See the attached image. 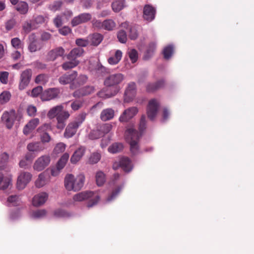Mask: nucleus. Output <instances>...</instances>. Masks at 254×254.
Masks as SVG:
<instances>
[{
  "label": "nucleus",
  "mask_w": 254,
  "mask_h": 254,
  "mask_svg": "<svg viewBox=\"0 0 254 254\" xmlns=\"http://www.w3.org/2000/svg\"><path fill=\"white\" fill-rule=\"evenodd\" d=\"M124 79V76L121 73L110 75L104 80V84L107 87H113V91L109 92L108 89H103L98 93V95L102 98H110L116 95L120 91L118 85Z\"/></svg>",
  "instance_id": "f257e3e1"
},
{
  "label": "nucleus",
  "mask_w": 254,
  "mask_h": 254,
  "mask_svg": "<svg viewBox=\"0 0 254 254\" xmlns=\"http://www.w3.org/2000/svg\"><path fill=\"white\" fill-rule=\"evenodd\" d=\"M141 133H139L132 127L127 129L125 136L126 141L130 145V150L133 155L137 154L139 152L138 141Z\"/></svg>",
  "instance_id": "f03ea898"
},
{
  "label": "nucleus",
  "mask_w": 254,
  "mask_h": 254,
  "mask_svg": "<svg viewBox=\"0 0 254 254\" xmlns=\"http://www.w3.org/2000/svg\"><path fill=\"white\" fill-rule=\"evenodd\" d=\"M73 199L74 201H81L88 200L87 206L88 208L91 207L96 205L99 201V196L96 193L91 191H86L78 193L73 196Z\"/></svg>",
  "instance_id": "7ed1b4c3"
},
{
  "label": "nucleus",
  "mask_w": 254,
  "mask_h": 254,
  "mask_svg": "<svg viewBox=\"0 0 254 254\" xmlns=\"http://www.w3.org/2000/svg\"><path fill=\"white\" fill-rule=\"evenodd\" d=\"M85 114H80L76 118L75 120L70 122L65 128L64 132V137L70 138L73 136L76 133L79 127L85 120Z\"/></svg>",
  "instance_id": "20e7f679"
},
{
  "label": "nucleus",
  "mask_w": 254,
  "mask_h": 254,
  "mask_svg": "<svg viewBox=\"0 0 254 254\" xmlns=\"http://www.w3.org/2000/svg\"><path fill=\"white\" fill-rule=\"evenodd\" d=\"M33 71L30 68H27L21 72L19 77L18 89H25L30 84L32 77Z\"/></svg>",
  "instance_id": "39448f33"
},
{
  "label": "nucleus",
  "mask_w": 254,
  "mask_h": 254,
  "mask_svg": "<svg viewBox=\"0 0 254 254\" xmlns=\"http://www.w3.org/2000/svg\"><path fill=\"white\" fill-rule=\"evenodd\" d=\"M50 162L51 158L49 155H42L35 161L33 168L36 171H41L49 165Z\"/></svg>",
  "instance_id": "423d86ee"
},
{
  "label": "nucleus",
  "mask_w": 254,
  "mask_h": 254,
  "mask_svg": "<svg viewBox=\"0 0 254 254\" xmlns=\"http://www.w3.org/2000/svg\"><path fill=\"white\" fill-rule=\"evenodd\" d=\"M159 107V104L156 99H152L149 101L146 113L148 118L150 120H153L156 117Z\"/></svg>",
  "instance_id": "0eeeda50"
},
{
  "label": "nucleus",
  "mask_w": 254,
  "mask_h": 254,
  "mask_svg": "<svg viewBox=\"0 0 254 254\" xmlns=\"http://www.w3.org/2000/svg\"><path fill=\"white\" fill-rule=\"evenodd\" d=\"M32 175L26 172H21L18 177L17 181V188L18 190H23L30 181Z\"/></svg>",
  "instance_id": "6e6552de"
},
{
  "label": "nucleus",
  "mask_w": 254,
  "mask_h": 254,
  "mask_svg": "<svg viewBox=\"0 0 254 254\" xmlns=\"http://www.w3.org/2000/svg\"><path fill=\"white\" fill-rule=\"evenodd\" d=\"M92 18L91 14L89 13H83L75 16L71 21V25L72 27L76 26L79 24L86 23Z\"/></svg>",
  "instance_id": "1a4fd4ad"
},
{
  "label": "nucleus",
  "mask_w": 254,
  "mask_h": 254,
  "mask_svg": "<svg viewBox=\"0 0 254 254\" xmlns=\"http://www.w3.org/2000/svg\"><path fill=\"white\" fill-rule=\"evenodd\" d=\"M138 111V109L135 107L128 108L122 114L119 118V121L121 122H127L132 119Z\"/></svg>",
  "instance_id": "9d476101"
},
{
  "label": "nucleus",
  "mask_w": 254,
  "mask_h": 254,
  "mask_svg": "<svg viewBox=\"0 0 254 254\" xmlns=\"http://www.w3.org/2000/svg\"><path fill=\"white\" fill-rule=\"evenodd\" d=\"M156 9L152 5L146 4L143 8V18L148 22L152 21L155 17Z\"/></svg>",
  "instance_id": "9b49d317"
},
{
  "label": "nucleus",
  "mask_w": 254,
  "mask_h": 254,
  "mask_svg": "<svg viewBox=\"0 0 254 254\" xmlns=\"http://www.w3.org/2000/svg\"><path fill=\"white\" fill-rule=\"evenodd\" d=\"M77 71H72L70 72L66 73L61 76L58 79L60 84L66 85L67 84H72L73 80L76 77Z\"/></svg>",
  "instance_id": "f8f14e48"
},
{
  "label": "nucleus",
  "mask_w": 254,
  "mask_h": 254,
  "mask_svg": "<svg viewBox=\"0 0 254 254\" xmlns=\"http://www.w3.org/2000/svg\"><path fill=\"white\" fill-rule=\"evenodd\" d=\"M15 116L13 112H4L1 116V121L6 127L10 129L13 127Z\"/></svg>",
  "instance_id": "ddd939ff"
},
{
  "label": "nucleus",
  "mask_w": 254,
  "mask_h": 254,
  "mask_svg": "<svg viewBox=\"0 0 254 254\" xmlns=\"http://www.w3.org/2000/svg\"><path fill=\"white\" fill-rule=\"evenodd\" d=\"M136 93V85L134 82L128 84L124 95V100L126 102H130L135 97Z\"/></svg>",
  "instance_id": "4468645a"
},
{
  "label": "nucleus",
  "mask_w": 254,
  "mask_h": 254,
  "mask_svg": "<svg viewBox=\"0 0 254 254\" xmlns=\"http://www.w3.org/2000/svg\"><path fill=\"white\" fill-rule=\"evenodd\" d=\"M59 93L60 89L59 88H50L42 93L41 98L43 101H49L56 98Z\"/></svg>",
  "instance_id": "2eb2a0df"
},
{
  "label": "nucleus",
  "mask_w": 254,
  "mask_h": 254,
  "mask_svg": "<svg viewBox=\"0 0 254 254\" xmlns=\"http://www.w3.org/2000/svg\"><path fill=\"white\" fill-rule=\"evenodd\" d=\"M64 49L61 47H57L50 51L47 54V59L49 61H54L59 57H62L64 54Z\"/></svg>",
  "instance_id": "dca6fc26"
},
{
  "label": "nucleus",
  "mask_w": 254,
  "mask_h": 254,
  "mask_svg": "<svg viewBox=\"0 0 254 254\" xmlns=\"http://www.w3.org/2000/svg\"><path fill=\"white\" fill-rule=\"evenodd\" d=\"M69 114L67 111L61 112L57 117V127L59 129H62L65 126V122L69 117Z\"/></svg>",
  "instance_id": "f3484780"
},
{
  "label": "nucleus",
  "mask_w": 254,
  "mask_h": 254,
  "mask_svg": "<svg viewBox=\"0 0 254 254\" xmlns=\"http://www.w3.org/2000/svg\"><path fill=\"white\" fill-rule=\"evenodd\" d=\"M94 88L93 86H87L75 91L73 96L76 98H80L82 96L89 95L94 92Z\"/></svg>",
  "instance_id": "a211bd4d"
},
{
  "label": "nucleus",
  "mask_w": 254,
  "mask_h": 254,
  "mask_svg": "<svg viewBox=\"0 0 254 254\" xmlns=\"http://www.w3.org/2000/svg\"><path fill=\"white\" fill-rule=\"evenodd\" d=\"M165 81L163 79H160L154 83H149L146 86V89L148 92H154L165 85Z\"/></svg>",
  "instance_id": "6ab92c4d"
},
{
  "label": "nucleus",
  "mask_w": 254,
  "mask_h": 254,
  "mask_svg": "<svg viewBox=\"0 0 254 254\" xmlns=\"http://www.w3.org/2000/svg\"><path fill=\"white\" fill-rule=\"evenodd\" d=\"M84 50L80 47L73 48L66 56L68 60L78 61L77 59L83 56Z\"/></svg>",
  "instance_id": "aec40b11"
},
{
  "label": "nucleus",
  "mask_w": 254,
  "mask_h": 254,
  "mask_svg": "<svg viewBox=\"0 0 254 254\" xmlns=\"http://www.w3.org/2000/svg\"><path fill=\"white\" fill-rule=\"evenodd\" d=\"M119 165L126 172H129L132 169V164L131 160L127 157L120 158Z\"/></svg>",
  "instance_id": "412c9836"
},
{
  "label": "nucleus",
  "mask_w": 254,
  "mask_h": 254,
  "mask_svg": "<svg viewBox=\"0 0 254 254\" xmlns=\"http://www.w3.org/2000/svg\"><path fill=\"white\" fill-rule=\"evenodd\" d=\"M48 197V195L46 192H41L35 195L32 200L33 205L39 206L43 204L46 201Z\"/></svg>",
  "instance_id": "4be33fe9"
},
{
  "label": "nucleus",
  "mask_w": 254,
  "mask_h": 254,
  "mask_svg": "<svg viewBox=\"0 0 254 254\" xmlns=\"http://www.w3.org/2000/svg\"><path fill=\"white\" fill-rule=\"evenodd\" d=\"M39 123V120L38 118H34L30 120L24 127L23 132L24 134L27 135L31 132L38 126Z\"/></svg>",
  "instance_id": "5701e85b"
},
{
  "label": "nucleus",
  "mask_w": 254,
  "mask_h": 254,
  "mask_svg": "<svg viewBox=\"0 0 254 254\" xmlns=\"http://www.w3.org/2000/svg\"><path fill=\"white\" fill-rule=\"evenodd\" d=\"M87 80V77L86 75L84 74H80L78 76V73L77 72L76 77L73 80L72 84L70 85V87L71 89H74L78 86L85 84Z\"/></svg>",
  "instance_id": "b1692460"
},
{
  "label": "nucleus",
  "mask_w": 254,
  "mask_h": 254,
  "mask_svg": "<svg viewBox=\"0 0 254 254\" xmlns=\"http://www.w3.org/2000/svg\"><path fill=\"white\" fill-rule=\"evenodd\" d=\"M29 44L28 50L31 53L35 52L40 49L41 47L38 40L35 39L34 35H30L29 37Z\"/></svg>",
  "instance_id": "393cba45"
},
{
  "label": "nucleus",
  "mask_w": 254,
  "mask_h": 254,
  "mask_svg": "<svg viewBox=\"0 0 254 254\" xmlns=\"http://www.w3.org/2000/svg\"><path fill=\"white\" fill-rule=\"evenodd\" d=\"M85 153V149L80 147L74 151L70 158V162L72 164H76L82 157Z\"/></svg>",
  "instance_id": "a878e982"
},
{
  "label": "nucleus",
  "mask_w": 254,
  "mask_h": 254,
  "mask_svg": "<svg viewBox=\"0 0 254 254\" xmlns=\"http://www.w3.org/2000/svg\"><path fill=\"white\" fill-rule=\"evenodd\" d=\"M27 148L30 152H40L45 148L43 143L40 142L30 143L27 145Z\"/></svg>",
  "instance_id": "bb28decb"
},
{
  "label": "nucleus",
  "mask_w": 254,
  "mask_h": 254,
  "mask_svg": "<svg viewBox=\"0 0 254 254\" xmlns=\"http://www.w3.org/2000/svg\"><path fill=\"white\" fill-rule=\"evenodd\" d=\"M122 28L125 29H129V37L131 40H135L138 36V33L136 29L134 27H130L127 22H125L121 24Z\"/></svg>",
  "instance_id": "cd10ccee"
},
{
  "label": "nucleus",
  "mask_w": 254,
  "mask_h": 254,
  "mask_svg": "<svg viewBox=\"0 0 254 254\" xmlns=\"http://www.w3.org/2000/svg\"><path fill=\"white\" fill-rule=\"evenodd\" d=\"M114 115V110L111 108H108L102 111L100 115V118L103 121H107L113 119Z\"/></svg>",
  "instance_id": "c85d7f7f"
},
{
  "label": "nucleus",
  "mask_w": 254,
  "mask_h": 254,
  "mask_svg": "<svg viewBox=\"0 0 254 254\" xmlns=\"http://www.w3.org/2000/svg\"><path fill=\"white\" fill-rule=\"evenodd\" d=\"M89 43L93 46H98L103 40L102 35L99 33H94L88 37Z\"/></svg>",
  "instance_id": "c756f323"
},
{
  "label": "nucleus",
  "mask_w": 254,
  "mask_h": 254,
  "mask_svg": "<svg viewBox=\"0 0 254 254\" xmlns=\"http://www.w3.org/2000/svg\"><path fill=\"white\" fill-rule=\"evenodd\" d=\"M74 176L72 174L66 176L64 179V186L68 190H73Z\"/></svg>",
  "instance_id": "7c9ffc66"
},
{
  "label": "nucleus",
  "mask_w": 254,
  "mask_h": 254,
  "mask_svg": "<svg viewBox=\"0 0 254 254\" xmlns=\"http://www.w3.org/2000/svg\"><path fill=\"white\" fill-rule=\"evenodd\" d=\"M123 53L121 51L118 50L116 51L114 56L110 57L108 60L109 64L114 65L118 64L122 57Z\"/></svg>",
  "instance_id": "2f4dec72"
},
{
  "label": "nucleus",
  "mask_w": 254,
  "mask_h": 254,
  "mask_svg": "<svg viewBox=\"0 0 254 254\" xmlns=\"http://www.w3.org/2000/svg\"><path fill=\"white\" fill-rule=\"evenodd\" d=\"M84 176L83 175H80L75 179L74 181V191L80 190L83 187L84 182Z\"/></svg>",
  "instance_id": "473e14b6"
},
{
  "label": "nucleus",
  "mask_w": 254,
  "mask_h": 254,
  "mask_svg": "<svg viewBox=\"0 0 254 254\" xmlns=\"http://www.w3.org/2000/svg\"><path fill=\"white\" fill-rule=\"evenodd\" d=\"M64 107L62 105H58L55 106L49 111L47 116L50 119H53L55 117H57L58 115L63 111Z\"/></svg>",
  "instance_id": "72a5a7b5"
},
{
  "label": "nucleus",
  "mask_w": 254,
  "mask_h": 254,
  "mask_svg": "<svg viewBox=\"0 0 254 254\" xmlns=\"http://www.w3.org/2000/svg\"><path fill=\"white\" fill-rule=\"evenodd\" d=\"M16 4L15 8L21 14H25L28 12L29 6L27 2L21 1Z\"/></svg>",
  "instance_id": "f704fd0d"
},
{
  "label": "nucleus",
  "mask_w": 254,
  "mask_h": 254,
  "mask_svg": "<svg viewBox=\"0 0 254 254\" xmlns=\"http://www.w3.org/2000/svg\"><path fill=\"white\" fill-rule=\"evenodd\" d=\"M69 155L68 153H64L63 156L61 157V158L58 161L56 167L59 170H62L65 166V164H66L68 159H69Z\"/></svg>",
  "instance_id": "c9c22d12"
},
{
  "label": "nucleus",
  "mask_w": 254,
  "mask_h": 254,
  "mask_svg": "<svg viewBox=\"0 0 254 254\" xmlns=\"http://www.w3.org/2000/svg\"><path fill=\"white\" fill-rule=\"evenodd\" d=\"M11 179L9 177H4L0 174V190H4L8 188L10 185Z\"/></svg>",
  "instance_id": "e433bc0d"
},
{
  "label": "nucleus",
  "mask_w": 254,
  "mask_h": 254,
  "mask_svg": "<svg viewBox=\"0 0 254 254\" xmlns=\"http://www.w3.org/2000/svg\"><path fill=\"white\" fill-rule=\"evenodd\" d=\"M113 10L118 12L122 10L125 7V0H115L112 4Z\"/></svg>",
  "instance_id": "4c0bfd02"
},
{
  "label": "nucleus",
  "mask_w": 254,
  "mask_h": 254,
  "mask_svg": "<svg viewBox=\"0 0 254 254\" xmlns=\"http://www.w3.org/2000/svg\"><path fill=\"white\" fill-rule=\"evenodd\" d=\"M79 64V61L69 60L63 63L62 67L64 70H67L76 67Z\"/></svg>",
  "instance_id": "58836bf2"
},
{
  "label": "nucleus",
  "mask_w": 254,
  "mask_h": 254,
  "mask_svg": "<svg viewBox=\"0 0 254 254\" xmlns=\"http://www.w3.org/2000/svg\"><path fill=\"white\" fill-rule=\"evenodd\" d=\"M124 148V146L121 143H114L108 148V151L112 153H116L121 151Z\"/></svg>",
  "instance_id": "ea45409f"
},
{
  "label": "nucleus",
  "mask_w": 254,
  "mask_h": 254,
  "mask_svg": "<svg viewBox=\"0 0 254 254\" xmlns=\"http://www.w3.org/2000/svg\"><path fill=\"white\" fill-rule=\"evenodd\" d=\"M48 80L49 76L47 74H40L36 77L35 82L37 84L44 85L48 82Z\"/></svg>",
  "instance_id": "a19ab883"
},
{
  "label": "nucleus",
  "mask_w": 254,
  "mask_h": 254,
  "mask_svg": "<svg viewBox=\"0 0 254 254\" xmlns=\"http://www.w3.org/2000/svg\"><path fill=\"white\" fill-rule=\"evenodd\" d=\"M96 182L98 186H102L105 182V175L102 171H98L96 174Z\"/></svg>",
  "instance_id": "79ce46f5"
},
{
  "label": "nucleus",
  "mask_w": 254,
  "mask_h": 254,
  "mask_svg": "<svg viewBox=\"0 0 254 254\" xmlns=\"http://www.w3.org/2000/svg\"><path fill=\"white\" fill-rule=\"evenodd\" d=\"M174 53V47L172 45H168L164 48L163 54L164 58L168 60L170 58Z\"/></svg>",
  "instance_id": "37998d69"
},
{
  "label": "nucleus",
  "mask_w": 254,
  "mask_h": 254,
  "mask_svg": "<svg viewBox=\"0 0 254 254\" xmlns=\"http://www.w3.org/2000/svg\"><path fill=\"white\" fill-rule=\"evenodd\" d=\"M11 98V94L9 91H3L0 94V104L3 105L8 102Z\"/></svg>",
  "instance_id": "c03bdc74"
},
{
  "label": "nucleus",
  "mask_w": 254,
  "mask_h": 254,
  "mask_svg": "<svg viewBox=\"0 0 254 254\" xmlns=\"http://www.w3.org/2000/svg\"><path fill=\"white\" fill-rule=\"evenodd\" d=\"M116 25V23L112 19H107L103 21V29L107 30H113Z\"/></svg>",
  "instance_id": "a18cd8bd"
},
{
  "label": "nucleus",
  "mask_w": 254,
  "mask_h": 254,
  "mask_svg": "<svg viewBox=\"0 0 254 254\" xmlns=\"http://www.w3.org/2000/svg\"><path fill=\"white\" fill-rule=\"evenodd\" d=\"M9 159V155L7 153L4 152L1 154L0 157V171L5 168V164L7 162Z\"/></svg>",
  "instance_id": "49530a36"
},
{
  "label": "nucleus",
  "mask_w": 254,
  "mask_h": 254,
  "mask_svg": "<svg viewBox=\"0 0 254 254\" xmlns=\"http://www.w3.org/2000/svg\"><path fill=\"white\" fill-rule=\"evenodd\" d=\"M103 136V133L101 132L99 128L92 130L89 134V138L91 139H97Z\"/></svg>",
  "instance_id": "de8ad7c7"
},
{
  "label": "nucleus",
  "mask_w": 254,
  "mask_h": 254,
  "mask_svg": "<svg viewBox=\"0 0 254 254\" xmlns=\"http://www.w3.org/2000/svg\"><path fill=\"white\" fill-rule=\"evenodd\" d=\"M7 201L13 206L19 205L20 200L19 196L17 195H11L7 198Z\"/></svg>",
  "instance_id": "09e8293b"
},
{
  "label": "nucleus",
  "mask_w": 254,
  "mask_h": 254,
  "mask_svg": "<svg viewBox=\"0 0 254 254\" xmlns=\"http://www.w3.org/2000/svg\"><path fill=\"white\" fill-rule=\"evenodd\" d=\"M47 19L48 17L47 16H44L41 15H37L32 20L33 24V25H35V24H42L45 23L47 21Z\"/></svg>",
  "instance_id": "8fccbe9b"
},
{
  "label": "nucleus",
  "mask_w": 254,
  "mask_h": 254,
  "mask_svg": "<svg viewBox=\"0 0 254 254\" xmlns=\"http://www.w3.org/2000/svg\"><path fill=\"white\" fill-rule=\"evenodd\" d=\"M46 179L44 173H41L38 179L35 182V185L37 188H41L46 184Z\"/></svg>",
  "instance_id": "3c124183"
},
{
  "label": "nucleus",
  "mask_w": 254,
  "mask_h": 254,
  "mask_svg": "<svg viewBox=\"0 0 254 254\" xmlns=\"http://www.w3.org/2000/svg\"><path fill=\"white\" fill-rule=\"evenodd\" d=\"M47 211L45 209H40L34 211L32 212V217L36 219L42 218L46 215Z\"/></svg>",
  "instance_id": "603ef678"
},
{
  "label": "nucleus",
  "mask_w": 254,
  "mask_h": 254,
  "mask_svg": "<svg viewBox=\"0 0 254 254\" xmlns=\"http://www.w3.org/2000/svg\"><path fill=\"white\" fill-rule=\"evenodd\" d=\"M96 71L97 74L103 76L109 72L108 69L103 66L100 63H98L96 67Z\"/></svg>",
  "instance_id": "864d4df0"
},
{
  "label": "nucleus",
  "mask_w": 254,
  "mask_h": 254,
  "mask_svg": "<svg viewBox=\"0 0 254 254\" xmlns=\"http://www.w3.org/2000/svg\"><path fill=\"white\" fill-rule=\"evenodd\" d=\"M128 55L132 63H135L138 59V53L135 49H131L128 52Z\"/></svg>",
  "instance_id": "5fc2aeb1"
},
{
  "label": "nucleus",
  "mask_w": 254,
  "mask_h": 254,
  "mask_svg": "<svg viewBox=\"0 0 254 254\" xmlns=\"http://www.w3.org/2000/svg\"><path fill=\"white\" fill-rule=\"evenodd\" d=\"M117 37L119 41L122 43H125L127 41L126 32L123 30H121L118 32Z\"/></svg>",
  "instance_id": "6e6d98bb"
},
{
  "label": "nucleus",
  "mask_w": 254,
  "mask_h": 254,
  "mask_svg": "<svg viewBox=\"0 0 254 254\" xmlns=\"http://www.w3.org/2000/svg\"><path fill=\"white\" fill-rule=\"evenodd\" d=\"M101 158V155L98 153H92L89 159V162L90 164H96L97 162H99V161L100 160Z\"/></svg>",
  "instance_id": "4d7b16f0"
},
{
  "label": "nucleus",
  "mask_w": 254,
  "mask_h": 254,
  "mask_svg": "<svg viewBox=\"0 0 254 254\" xmlns=\"http://www.w3.org/2000/svg\"><path fill=\"white\" fill-rule=\"evenodd\" d=\"M100 131L103 133V136L108 133L112 129V126L109 124H105L98 127Z\"/></svg>",
  "instance_id": "13d9d810"
},
{
  "label": "nucleus",
  "mask_w": 254,
  "mask_h": 254,
  "mask_svg": "<svg viewBox=\"0 0 254 254\" xmlns=\"http://www.w3.org/2000/svg\"><path fill=\"white\" fill-rule=\"evenodd\" d=\"M65 149V144L62 142L58 143L54 149L55 154H59L63 152Z\"/></svg>",
  "instance_id": "bf43d9fd"
},
{
  "label": "nucleus",
  "mask_w": 254,
  "mask_h": 254,
  "mask_svg": "<svg viewBox=\"0 0 254 254\" xmlns=\"http://www.w3.org/2000/svg\"><path fill=\"white\" fill-rule=\"evenodd\" d=\"M62 4V2L61 1H55L49 4V8L51 10L55 11L60 8Z\"/></svg>",
  "instance_id": "052dcab7"
},
{
  "label": "nucleus",
  "mask_w": 254,
  "mask_h": 254,
  "mask_svg": "<svg viewBox=\"0 0 254 254\" xmlns=\"http://www.w3.org/2000/svg\"><path fill=\"white\" fill-rule=\"evenodd\" d=\"M34 26L35 25H33L32 21L31 22L26 21L23 23L22 28L25 32L29 33L34 28Z\"/></svg>",
  "instance_id": "680f3d73"
},
{
  "label": "nucleus",
  "mask_w": 254,
  "mask_h": 254,
  "mask_svg": "<svg viewBox=\"0 0 254 254\" xmlns=\"http://www.w3.org/2000/svg\"><path fill=\"white\" fill-rule=\"evenodd\" d=\"M122 189V186L118 187L115 190H114L111 194L108 197V200L110 201L115 198L117 195L120 192L121 190Z\"/></svg>",
  "instance_id": "e2e57ef3"
},
{
  "label": "nucleus",
  "mask_w": 254,
  "mask_h": 254,
  "mask_svg": "<svg viewBox=\"0 0 254 254\" xmlns=\"http://www.w3.org/2000/svg\"><path fill=\"white\" fill-rule=\"evenodd\" d=\"M9 73L7 71L0 72V81L3 84H6L8 82Z\"/></svg>",
  "instance_id": "0e129e2a"
},
{
  "label": "nucleus",
  "mask_w": 254,
  "mask_h": 254,
  "mask_svg": "<svg viewBox=\"0 0 254 254\" xmlns=\"http://www.w3.org/2000/svg\"><path fill=\"white\" fill-rule=\"evenodd\" d=\"M37 108L33 105H29L27 108V113L29 116L34 117L36 115Z\"/></svg>",
  "instance_id": "69168bd1"
},
{
  "label": "nucleus",
  "mask_w": 254,
  "mask_h": 254,
  "mask_svg": "<svg viewBox=\"0 0 254 254\" xmlns=\"http://www.w3.org/2000/svg\"><path fill=\"white\" fill-rule=\"evenodd\" d=\"M76 44L79 47H86L89 44V40L82 38L77 39L75 41Z\"/></svg>",
  "instance_id": "338daca9"
},
{
  "label": "nucleus",
  "mask_w": 254,
  "mask_h": 254,
  "mask_svg": "<svg viewBox=\"0 0 254 254\" xmlns=\"http://www.w3.org/2000/svg\"><path fill=\"white\" fill-rule=\"evenodd\" d=\"M11 45L16 49L21 47V41L18 38H12L11 40Z\"/></svg>",
  "instance_id": "774afa93"
}]
</instances>
